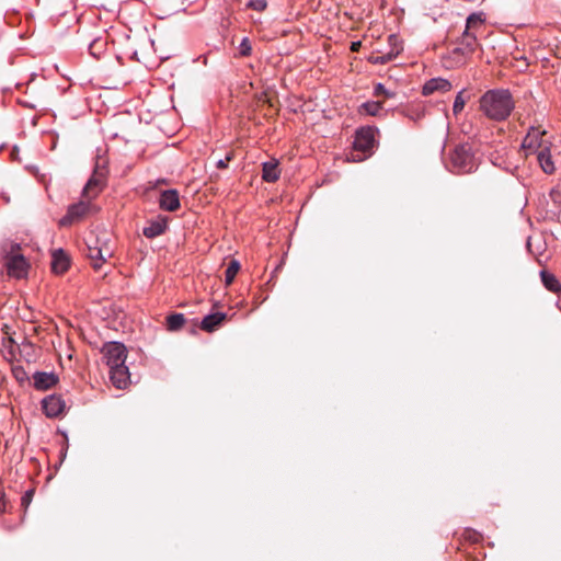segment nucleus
<instances>
[{
	"mask_svg": "<svg viewBox=\"0 0 561 561\" xmlns=\"http://www.w3.org/2000/svg\"><path fill=\"white\" fill-rule=\"evenodd\" d=\"M185 323V317L183 313H173L167 318V327L169 331H178Z\"/></svg>",
	"mask_w": 561,
	"mask_h": 561,
	"instance_id": "nucleus-24",
	"label": "nucleus"
},
{
	"mask_svg": "<svg viewBox=\"0 0 561 561\" xmlns=\"http://www.w3.org/2000/svg\"><path fill=\"white\" fill-rule=\"evenodd\" d=\"M466 100L463 99V90L458 92V94L455 98L454 105H453V112L455 115H458L465 107Z\"/></svg>",
	"mask_w": 561,
	"mask_h": 561,
	"instance_id": "nucleus-29",
	"label": "nucleus"
},
{
	"mask_svg": "<svg viewBox=\"0 0 561 561\" xmlns=\"http://www.w3.org/2000/svg\"><path fill=\"white\" fill-rule=\"evenodd\" d=\"M232 159H233V153H232V152H229V153H227V154H226V157H225V158H222V159H218V160L216 161V167H217L218 169H226V168H228V163H229Z\"/></svg>",
	"mask_w": 561,
	"mask_h": 561,
	"instance_id": "nucleus-34",
	"label": "nucleus"
},
{
	"mask_svg": "<svg viewBox=\"0 0 561 561\" xmlns=\"http://www.w3.org/2000/svg\"><path fill=\"white\" fill-rule=\"evenodd\" d=\"M168 227V221L165 218H159L157 220L150 221L148 226H146L142 230L145 237L152 239L161 236Z\"/></svg>",
	"mask_w": 561,
	"mask_h": 561,
	"instance_id": "nucleus-19",
	"label": "nucleus"
},
{
	"mask_svg": "<svg viewBox=\"0 0 561 561\" xmlns=\"http://www.w3.org/2000/svg\"><path fill=\"white\" fill-rule=\"evenodd\" d=\"M103 47L104 42L101 38L94 39L89 46L90 54L94 57H98L101 54Z\"/></svg>",
	"mask_w": 561,
	"mask_h": 561,
	"instance_id": "nucleus-32",
	"label": "nucleus"
},
{
	"mask_svg": "<svg viewBox=\"0 0 561 561\" xmlns=\"http://www.w3.org/2000/svg\"><path fill=\"white\" fill-rule=\"evenodd\" d=\"M279 178L278 162L276 160L266 161L262 164V179L265 182L273 183Z\"/></svg>",
	"mask_w": 561,
	"mask_h": 561,
	"instance_id": "nucleus-21",
	"label": "nucleus"
},
{
	"mask_svg": "<svg viewBox=\"0 0 561 561\" xmlns=\"http://www.w3.org/2000/svg\"><path fill=\"white\" fill-rule=\"evenodd\" d=\"M374 95L391 99L396 95V93L393 91L388 90L382 83H377L374 87Z\"/></svg>",
	"mask_w": 561,
	"mask_h": 561,
	"instance_id": "nucleus-28",
	"label": "nucleus"
},
{
	"mask_svg": "<svg viewBox=\"0 0 561 561\" xmlns=\"http://www.w3.org/2000/svg\"><path fill=\"white\" fill-rule=\"evenodd\" d=\"M159 206L167 211H175L180 207V198L176 190L162 191L159 198Z\"/></svg>",
	"mask_w": 561,
	"mask_h": 561,
	"instance_id": "nucleus-13",
	"label": "nucleus"
},
{
	"mask_svg": "<svg viewBox=\"0 0 561 561\" xmlns=\"http://www.w3.org/2000/svg\"><path fill=\"white\" fill-rule=\"evenodd\" d=\"M477 168V159L468 144L457 146L449 156V170L454 173H471Z\"/></svg>",
	"mask_w": 561,
	"mask_h": 561,
	"instance_id": "nucleus-2",
	"label": "nucleus"
},
{
	"mask_svg": "<svg viewBox=\"0 0 561 561\" xmlns=\"http://www.w3.org/2000/svg\"><path fill=\"white\" fill-rule=\"evenodd\" d=\"M389 43L392 46L391 50L387 54L378 56L375 60L376 64H386V62L392 60L393 58H396L399 55V53L402 50V45L396 35L389 36Z\"/></svg>",
	"mask_w": 561,
	"mask_h": 561,
	"instance_id": "nucleus-20",
	"label": "nucleus"
},
{
	"mask_svg": "<svg viewBox=\"0 0 561 561\" xmlns=\"http://www.w3.org/2000/svg\"><path fill=\"white\" fill-rule=\"evenodd\" d=\"M226 318L227 313L225 312L209 313L201 321V329L205 332H214L222 324Z\"/></svg>",
	"mask_w": 561,
	"mask_h": 561,
	"instance_id": "nucleus-15",
	"label": "nucleus"
},
{
	"mask_svg": "<svg viewBox=\"0 0 561 561\" xmlns=\"http://www.w3.org/2000/svg\"><path fill=\"white\" fill-rule=\"evenodd\" d=\"M103 357L106 365L110 367H117L124 365L127 358V350L121 342L106 343L102 350Z\"/></svg>",
	"mask_w": 561,
	"mask_h": 561,
	"instance_id": "nucleus-5",
	"label": "nucleus"
},
{
	"mask_svg": "<svg viewBox=\"0 0 561 561\" xmlns=\"http://www.w3.org/2000/svg\"><path fill=\"white\" fill-rule=\"evenodd\" d=\"M266 0H250L247 4L249 9H252L257 12H262L266 9Z\"/></svg>",
	"mask_w": 561,
	"mask_h": 561,
	"instance_id": "nucleus-33",
	"label": "nucleus"
},
{
	"mask_svg": "<svg viewBox=\"0 0 561 561\" xmlns=\"http://www.w3.org/2000/svg\"><path fill=\"white\" fill-rule=\"evenodd\" d=\"M85 255L90 259L94 270L102 267L103 263L113 255L110 242L93 234L85 239Z\"/></svg>",
	"mask_w": 561,
	"mask_h": 561,
	"instance_id": "nucleus-3",
	"label": "nucleus"
},
{
	"mask_svg": "<svg viewBox=\"0 0 561 561\" xmlns=\"http://www.w3.org/2000/svg\"><path fill=\"white\" fill-rule=\"evenodd\" d=\"M89 206L90 205L87 202H79L70 205L67 214L59 221L60 226H69L83 218L89 210Z\"/></svg>",
	"mask_w": 561,
	"mask_h": 561,
	"instance_id": "nucleus-9",
	"label": "nucleus"
},
{
	"mask_svg": "<svg viewBox=\"0 0 561 561\" xmlns=\"http://www.w3.org/2000/svg\"><path fill=\"white\" fill-rule=\"evenodd\" d=\"M451 89V83L444 78L437 77L427 80L423 88L422 94L427 96L435 92H448Z\"/></svg>",
	"mask_w": 561,
	"mask_h": 561,
	"instance_id": "nucleus-12",
	"label": "nucleus"
},
{
	"mask_svg": "<svg viewBox=\"0 0 561 561\" xmlns=\"http://www.w3.org/2000/svg\"><path fill=\"white\" fill-rule=\"evenodd\" d=\"M377 128L373 126L360 127L355 133L353 147L356 151L370 153L375 145V134Z\"/></svg>",
	"mask_w": 561,
	"mask_h": 561,
	"instance_id": "nucleus-6",
	"label": "nucleus"
},
{
	"mask_svg": "<svg viewBox=\"0 0 561 561\" xmlns=\"http://www.w3.org/2000/svg\"><path fill=\"white\" fill-rule=\"evenodd\" d=\"M404 115L414 122H419L425 116V107L423 105L410 106L404 111Z\"/></svg>",
	"mask_w": 561,
	"mask_h": 561,
	"instance_id": "nucleus-25",
	"label": "nucleus"
},
{
	"mask_svg": "<svg viewBox=\"0 0 561 561\" xmlns=\"http://www.w3.org/2000/svg\"><path fill=\"white\" fill-rule=\"evenodd\" d=\"M546 131L531 126L524 137L522 148L527 151V154L537 153L545 146H551L549 141L543 139Z\"/></svg>",
	"mask_w": 561,
	"mask_h": 561,
	"instance_id": "nucleus-7",
	"label": "nucleus"
},
{
	"mask_svg": "<svg viewBox=\"0 0 561 561\" xmlns=\"http://www.w3.org/2000/svg\"><path fill=\"white\" fill-rule=\"evenodd\" d=\"M484 21L485 18L482 12H473L467 18L466 30L470 31L471 28L481 26Z\"/></svg>",
	"mask_w": 561,
	"mask_h": 561,
	"instance_id": "nucleus-27",
	"label": "nucleus"
},
{
	"mask_svg": "<svg viewBox=\"0 0 561 561\" xmlns=\"http://www.w3.org/2000/svg\"><path fill=\"white\" fill-rule=\"evenodd\" d=\"M42 408L46 416L54 419L65 412L66 402L60 396L50 394L42 400Z\"/></svg>",
	"mask_w": 561,
	"mask_h": 561,
	"instance_id": "nucleus-8",
	"label": "nucleus"
},
{
	"mask_svg": "<svg viewBox=\"0 0 561 561\" xmlns=\"http://www.w3.org/2000/svg\"><path fill=\"white\" fill-rule=\"evenodd\" d=\"M540 277H541V282H542L543 286L549 291L554 293V294L561 291V284L553 274H551L547 271H541Z\"/></svg>",
	"mask_w": 561,
	"mask_h": 561,
	"instance_id": "nucleus-22",
	"label": "nucleus"
},
{
	"mask_svg": "<svg viewBox=\"0 0 561 561\" xmlns=\"http://www.w3.org/2000/svg\"><path fill=\"white\" fill-rule=\"evenodd\" d=\"M12 375L13 377L16 379V381H19L20 383L24 382L25 380L28 379L27 377V373L25 371V369L20 366V365H15V366H12Z\"/></svg>",
	"mask_w": 561,
	"mask_h": 561,
	"instance_id": "nucleus-30",
	"label": "nucleus"
},
{
	"mask_svg": "<svg viewBox=\"0 0 561 561\" xmlns=\"http://www.w3.org/2000/svg\"><path fill=\"white\" fill-rule=\"evenodd\" d=\"M359 45V43H353L352 44V49L355 50L357 48V46Z\"/></svg>",
	"mask_w": 561,
	"mask_h": 561,
	"instance_id": "nucleus-37",
	"label": "nucleus"
},
{
	"mask_svg": "<svg viewBox=\"0 0 561 561\" xmlns=\"http://www.w3.org/2000/svg\"><path fill=\"white\" fill-rule=\"evenodd\" d=\"M32 494H33V491H32V490H30V491H27V492L23 495V497H22V503H23L24 505H27V504L31 502Z\"/></svg>",
	"mask_w": 561,
	"mask_h": 561,
	"instance_id": "nucleus-36",
	"label": "nucleus"
},
{
	"mask_svg": "<svg viewBox=\"0 0 561 561\" xmlns=\"http://www.w3.org/2000/svg\"><path fill=\"white\" fill-rule=\"evenodd\" d=\"M239 54L243 57L250 56L252 51V46L248 37H243L241 43L239 44Z\"/></svg>",
	"mask_w": 561,
	"mask_h": 561,
	"instance_id": "nucleus-31",
	"label": "nucleus"
},
{
	"mask_svg": "<svg viewBox=\"0 0 561 561\" xmlns=\"http://www.w3.org/2000/svg\"><path fill=\"white\" fill-rule=\"evenodd\" d=\"M537 161L540 164L542 171L547 174H551L554 171V163L552 161L550 146H545L537 153Z\"/></svg>",
	"mask_w": 561,
	"mask_h": 561,
	"instance_id": "nucleus-18",
	"label": "nucleus"
},
{
	"mask_svg": "<svg viewBox=\"0 0 561 561\" xmlns=\"http://www.w3.org/2000/svg\"><path fill=\"white\" fill-rule=\"evenodd\" d=\"M549 196L554 204H561V190L559 187L552 188L549 193Z\"/></svg>",
	"mask_w": 561,
	"mask_h": 561,
	"instance_id": "nucleus-35",
	"label": "nucleus"
},
{
	"mask_svg": "<svg viewBox=\"0 0 561 561\" xmlns=\"http://www.w3.org/2000/svg\"><path fill=\"white\" fill-rule=\"evenodd\" d=\"M104 175L103 173H95L83 187L82 194L87 198H92L99 194L103 186Z\"/></svg>",
	"mask_w": 561,
	"mask_h": 561,
	"instance_id": "nucleus-17",
	"label": "nucleus"
},
{
	"mask_svg": "<svg viewBox=\"0 0 561 561\" xmlns=\"http://www.w3.org/2000/svg\"><path fill=\"white\" fill-rule=\"evenodd\" d=\"M381 111H382V103L379 101H367V102L363 103L358 108V112L360 114H366L369 116H378V115H380Z\"/></svg>",
	"mask_w": 561,
	"mask_h": 561,
	"instance_id": "nucleus-23",
	"label": "nucleus"
},
{
	"mask_svg": "<svg viewBox=\"0 0 561 561\" xmlns=\"http://www.w3.org/2000/svg\"><path fill=\"white\" fill-rule=\"evenodd\" d=\"M480 108L490 119L502 122L511 115L514 101L508 90H490L481 96Z\"/></svg>",
	"mask_w": 561,
	"mask_h": 561,
	"instance_id": "nucleus-1",
	"label": "nucleus"
},
{
	"mask_svg": "<svg viewBox=\"0 0 561 561\" xmlns=\"http://www.w3.org/2000/svg\"><path fill=\"white\" fill-rule=\"evenodd\" d=\"M16 250H20V245L11 244V253L7 255L5 267L9 276L23 278L27 274L28 263L24 255L15 252Z\"/></svg>",
	"mask_w": 561,
	"mask_h": 561,
	"instance_id": "nucleus-4",
	"label": "nucleus"
},
{
	"mask_svg": "<svg viewBox=\"0 0 561 561\" xmlns=\"http://www.w3.org/2000/svg\"><path fill=\"white\" fill-rule=\"evenodd\" d=\"M110 379L117 389H125L130 382L128 367L125 364L110 367Z\"/></svg>",
	"mask_w": 561,
	"mask_h": 561,
	"instance_id": "nucleus-11",
	"label": "nucleus"
},
{
	"mask_svg": "<svg viewBox=\"0 0 561 561\" xmlns=\"http://www.w3.org/2000/svg\"><path fill=\"white\" fill-rule=\"evenodd\" d=\"M478 47V41L474 33L465 30L459 46L454 49V54H460L463 57L471 56Z\"/></svg>",
	"mask_w": 561,
	"mask_h": 561,
	"instance_id": "nucleus-10",
	"label": "nucleus"
},
{
	"mask_svg": "<svg viewBox=\"0 0 561 561\" xmlns=\"http://www.w3.org/2000/svg\"><path fill=\"white\" fill-rule=\"evenodd\" d=\"M58 382V377L54 373L36 371L33 375V385L37 390H48Z\"/></svg>",
	"mask_w": 561,
	"mask_h": 561,
	"instance_id": "nucleus-14",
	"label": "nucleus"
},
{
	"mask_svg": "<svg viewBox=\"0 0 561 561\" xmlns=\"http://www.w3.org/2000/svg\"><path fill=\"white\" fill-rule=\"evenodd\" d=\"M240 270V263L237 260H231L227 266L225 272V283L226 285H230Z\"/></svg>",
	"mask_w": 561,
	"mask_h": 561,
	"instance_id": "nucleus-26",
	"label": "nucleus"
},
{
	"mask_svg": "<svg viewBox=\"0 0 561 561\" xmlns=\"http://www.w3.org/2000/svg\"><path fill=\"white\" fill-rule=\"evenodd\" d=\"M69 267V259L64 250L58 249L51 255V270L56 274L65 273Z\"/></svg>",
	"mask_w": 561,
	"mask_h": 561,
	"instance_id": "nucleus-16",
	"label": "nucleus"
}]
</instances>
